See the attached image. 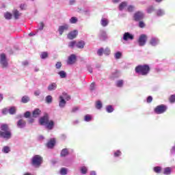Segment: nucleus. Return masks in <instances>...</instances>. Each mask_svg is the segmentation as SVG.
I'll list each match as a JSON object with an SVG mask.
<instances>
[{"label": "nucleus", "instance_id": "obj_19", "mask_svg": "<svg viewBox=\"0 0 175 175\" xmlns=\"http://www.w3.org/2000/svg\"><path fill=\"white\" fill-rule=\"evenodd\" d=\"M48 91H55L57 90V83H51L47 88Z\"/></svg>", "mask_w": 175, "mask_h": 175}, {"label": "nucleus", "instance_id": "obj_3", "mask_svg": "<svg viewBox=\"0 0 175 175\" xmlns=\"http://www.w3.org/2000/svg\"><path fill=\"white\" fill-rule=\"evenodd\" d=\"M31 165L33 167H40L42 163H43V157L40 155H34L31 160Z\"/></svg>", "mask_w": 175, "mask_h": 175}, {"label": "nucleus", "instance_id": "obj_11", "mask_svg": "<svg viewBox=\"0 0 175 175\" xmlns=\"http://www.w3.org/2000/svg\"><path fill=\"white\" fill-rule=\"evenodd\" d=\"M122 39L125 42H128V40H133V39H135V36H133V34L131 33L130 32H125L123 34Z\"/></svg>", "mask_w": 175, "mask_h": 175}, {"label": "nucleus", "instance_id": "obj_43", "mask_svg": "<svg viewBox=\"0 0 175 175\" xmlns=\"http://www.w3.org/2000/svg\"><path fill=\"white\" fill-rule=\"evenodd\" d=\"M87 172H88V169L85 166H83L81 167V173L82 174H87Z\"/></svg>", "mask_w": 175, "mask_h": 175}, {"label": "nucleus", "instance_id": "obj_7", "mask_svg": "<svg viewBox=\"0 0 175 175\" xmlns=\"http://www.w3.org/2000/svg\"><path fill=\"white\" fill-rule=\"evenodd\" d=\"M147 39H148L147 35L141 34L138 39L139 46H140L141 47L143 46H145L146 43H147Z\"/></svg>", "mask_w": 175, "mask_h": 175}, {"label": "nucleus", "instance_id": "obj_64", "mask_svg": "<svg viewBox=\"0 0 175 175\" xmlns=\"http://www.w3.org/2000/svg\"><path fill=\"white\" fill-rule=\"evenodd\" d=\"M170 152L171 154H175V146L172 148Z\"/></svg>", "mask_w": 175, "mask_h": 175}, {"label": "nucleus", "instance_id": "obj_22", "mask_svg": "<svg viewBox=\"0 0 175 175\" xmlns=\"http://www.w3.org/2000/svg\"><path fill=\"white\" fill-rule=\"evenodd\" d=\"M69 155V149L64 148L60 152V156L62 157H68Z\"/></svg>", "mask_w": 175, "mask_h": 175}, {"label": "nucleus", "instance_id": "obj_24", "mask_svg": "<svg viewBox=\"0 0 175 175\" xmlns=\"http://www.w3.org/2000/svg\"><path fill=\"white\" fill-rule=\"evenodd\" d=\"M16 111H17V108L16 107H10V109H8V113L11 116L16 114Z\"/></svg>", "mask_w": 175, "mask_h": 175}, {"label": "nucleus", "instance_id": "obj_40", "mask_svg": "<svg viewBox=\"0 0 175 175\" xmlns=\"http://www.w3.org/2000/svg\"><path fill=\"white\" fill-rule=\"evenodd\" d=\"M84 121H85V122H90V121H92V117L90 115L88 114L85 116Z\"/></svg>", "mask_w": 175, "mask_h": 175}, {"label": "nucleus", "instance_id": "obj_15", "mask_svg": "<svg viewBox=\"0 0 175 175\" xmlns=\"http://www.w3.org/2000/svg\"><path fill=\"white\" fill-rule=\"evenodd\" d=\"M49 122V116H47V115H45L43 117L40 118V125H44L45 126Z\"/></svg>", "mask_w": 175, "mask_h": 175}, {"label": "nucleus", "instance_id": "obj_47", "mask_svg": "<svg viewBox=\"0 0 175 175\" xmlns=\"http://www.w3.org/2000/svg\"><path fill=\"white\" fill-rule=\"evenodd\" d=\"M68 46L70 49H75V46H76V41L70 42Z\"/></svg>", "mask_w": 175, "mask_h": 175}, {"label": "nucleus", "instance_id": "obj_49", "mask_svg": "<svg viewBox=\"0 0 175 175\" xmlns=\"http://www.w3.org/2000/svg\"><path fill=\"white\" fill-rule=\"evenodd\" d=\"M60 174H62V175L68 174V169H67V168H65V167H62V168L60 170Z\"/></svg>", "mask_w": 175, "mask_h": 175}, {"label": "nucleus", "instance_id": "obj_1", "mask_svg": "<svg viewBox=\"0 0 175 175\" xmlns=\"http://www.w3.org/2000/svg\"><path fill=\"white\" fill-rule=\"evenodd\" d=\"M0 129V139H3L4 140H10L12 134V131L9 129V125L3 124L1 125Z\"/></svg>", "mask_w": 175, "mask_h": 175}, {"label": "nucleus", "instance_id": "obj_50", "mask_svg": "<svg viewBox=\"0 0 175 175\" xmlns=\"http://www.w3.org/2000/svg\"><path fill=\"white\" fill-rule=\"evenodd\" d=\"M77 21H78V19L76 18V16H72L70 19V24H76V23H77Z\"/></svg>", "mask_w": 175, "mask_h": 175}, {"label": "nucleus", "instance_id": "obj_25", "mask_svg": "<svg viewBox=\"0 0 175 175\" xmlns=\"http://www.w3.org/2000/svg\"><path fill=\"white\" fill-rule=\"evenodd\" d=\"M128 5V3H126V1H123L122 2L118 7L119 10H120V12H122V10H124V9H125V8H126Z\"/></svg>", "mask_w": 175, "mask_h": 175}, {"label": "nucleus", "instance_id": "obj_12", "mask_svg": "<svg viewBox=\"0 0 175 175\" xmlns=\"http://www.w3.org/2000/svg\"><path fill=\"white\" fill-rule=\"evenodd\" d=\"M79 35V31L77 30H73L72 31H70L68 36L67 38L70 40H73V39H75V38Z\"/></svg>", "mask_w": 175, "mask_h": 175}, {"label": "nucleus", "instance_id": "obj_4", "mask_svg": "<svg viewBox=\"0 0 175 175\" xmlns=\"http://www.w3.org/2000/svg\"><path fill=\"white\" fill-rule=\"evenodd\" d=\"M0 64L3 69H7L9 67V62L5 53L0 54Z\"/></svg>", "mask_w": 175, "mask_h": 175}, {"label": "nucleus", "instance_id": "obj_57", "mask_svg": "<svg viewBox=\"0 0 175 175\" xmlns=\"http://www.w3.org/2000/svg\"><path fill=\"white\" fill-rule=\"evenodd\" d=\"M170 102L171 103H174V102H175V95L174 94L171 95V96L170 98Z\"/></svg>", "mask_w": 175, "mask_h": 175}, {"label": "nucleus", "instance_id": "obj_48", "mask_svg": "<svg viewBox=\"0 0 175 175\" xmlns=\"http://www.w3.org/2000/svg\"><path fill=\"white\" fill-rule=\"evenodd\" d=\"M172 173V168L170 167H165L164 169V174L169 175Z\"/></svg>", "mask_w": 175, "mask_h": 175}, {"label": "nucleus", "instance_id": "obj_16", "mask_svg": "<svg viewBox=\"0 0 175 175\" xmlns=\"http://www.w3.org/2000/svg\"><path fill=\"white\" fill-rule=\"evenodd\" d=\"M110 23V21H109L108 18H106L105 17H102L100 24L101 26H103V27H107V25H109V23Z\"/></svg>", "mask_w": 175, "mask_h": 175}, {"label": "nucleus", "instance_id": "obj_52", "mask_svg": "<svg viewBox=\"0 0 175 175\" xmlns=\"http://www.w3.org/2000/svg\"><path fill=\"white\" fill-rule=\"evenodd\" d=\"M55 66L56 69H61V68H62V63L61 62H57Z\"/></svg>", "mask_w": 175, "mask_h": 175}, {"label": "nucleus", "instance_id": "obj_51", "mask_svg": "<svg viewBox=\"0 0 175 175\" xmlns=\"http://www.w3.org/2000/svg\"><path fill=\"white\" fill-rule=\"evenodd\" d=\"M138 27L139 28H145L146 27V23L143 21H139L138 23Z\"/></svg>", "mask_w": 175, "mask_h": 175}, {"label": "nucleus", "instance_id": "obj_54", "mask_svg": "<svg viewBox=\"0 0 175 175\" xmlns=\"http://www.w3.org/2000/svg\"><path fill=\"white\" fill-rule=\"evenodd\" d=\"M2 114H3V116H6V114H8L9 113V109L8 108H4L2 109L1 111Z\"/></svg>", "mask_w": 175, "mask_h": 175}, {"label": "nucleus", "instance_id": "obj_59", "mask_svg": "<svg viewBox=\"0 0 175 175\" xmlns=\"http://www.w3.org/2000/svg\"><path fill=\"white\" fill-rule=\"evenodd\" d=\"M77 111H79V107H72L71 112L77 113Z\"/></svg>", "mask_w": 175, "mask_h": 175}, {"label": "nucleus", "instance_id": "obj_63", "mask_svg": "<svg viewBox=\"0 0 175 175\" xmlns=\"http://www.w3.org/2000/svg\"><path fill=\"white\" fill-rule=\"evenodd\" d=\"M88 70V72H90V73H92V67H91V66H87Z\"/></svg>", "mask_w": 175, "mask_h": 175}, {"label": "nucleus", "instance_id": "obj_28", "mask_svg": "<svg viewBox=\"0 0 175 175\" xmlns=\"http://www.w3.org/2000/svg\"><path fill=\"white\" fill-rule=\"evenodd\" d=\"M95 107H96V109H97V110H100V109H102V107H103V105L102 104V101L101 100H97L96 102Z\"/></svg>", "mask_w": 175, "mask_h": 175}, {"label": "nucleus", "instance_id": "obj_17", "mask_svg": "<svg viewBox=\"0 0 175 175\" xmlns=\"http://www.w3.org/2000/svg\"><path fill=\"white\" fill-rule=\"evenodd\" d=\"M40 114H42V111H40V109L37 108L33 111L32 117H33V118H38V117H39V116H40Z\"/></svg>", "mask_w": 175, "mask_h": 175}, {"label": "nucleus", "instance_id": "obj_8", "mask_svg": "<svg viewBox=\"0 0 175 175\" xmlns=\"http://www.w3.org/2000/svg\"><path fill=\"white\" fill-rule=\"evenodd\" d=\"M69 24L64 23L58 27V32L59 35H63L64 32H66V31H69Z\"/></svg>", "mask_w": 175, "mask_h": 175}, {"label": "nucleus", "instance_id": "obj_36", "mask_svg": "<svg viewBox=\"0 0 175 175\" xmlns=\"http://www.w3.org/2000/svg\"><path fill=\"white\" fill-rule=\"evenodd\" d=\"M121 57H122V53L118 51L114 54L115 59H120Z\"/></svg>", "mask_w": 175, "mask_h": 175}, {"label": "nucleus", "instance_id": "obj_39", "mask_svg": "<svg viewBox=\"0 0 175 175\" xmlns=\"http://www.w3.org/2000/svg\"><path fill=\"white\" fill-rule=\"evenodd\" d=\"M103 54H104V49L103 47L97 50V55H98V57H102Z\"/></svg>", "mask_w": 175, "mask_h": 175}, {"label": "nucleus", "instance_id": "obj_26", "mask_svg": "<svg viewBox=\"0 0 175 175\" xmlns=\"http://www.w3.org/2000/svg\"><path fill=\"white\" fill-rule=\"evenodd\" d=\"M156 14L159 17H162V16H165V10H162V9L157 10L156 12Z\"/></svg>", "mask_w": 175, "mask_h": 175}, {"label": "nucleus", "instance_id": "obj_2", "mask_svg": "<svg viewBox=\"0 0 175 175\" xmlns=\"http://www.w3.org/2000/svg\"><path fill=\"white\" fill-rule=\"evenodd\" d=\"M135 73L140 76H147L150 73V66L148 64L138 65L135 67Z\"/></svg>", "mask_w": 175, "mask_h": 175}, {"label": "nucleus", "instance_id": "obj_23", "mask_svg": "<svg viewBox=\"0 0 175 175\" xmlns=\"http://www.w3.org/2000/svg\"><path fill=\"white\" fill-rule=\"evenodd\" d=\"M85 46V42L83 40H80L78 42H76V47L77 49H84Z\"/></svg>", "mask_w": 175, "mask_h": 175}, {"label": "nucleus", "instance_id": "obj_56", "mask_svg": "<svg viewBox=\"0 0 175 175\" xmlns=\"http://www.w3.org/2000/svg\"><path fill=\"white\" fill-rule=\"evenodd\" d=\"M24 117L25 118H29V117H31V112L29 111H27L25 113H24Z\"/></svg>", "mask_w": 175, "mask_h": 175}, {"label": "nucleus", "instance_id": "obj_61", "mask_svg": "<svg viewBox=\"0 0 175 175\" xmlns=\"http://www.w3.org/2000/svg\"><path fill=\"white\" fill-rule=\"evenodd\" d=\"M28 122L29 124H33V122H35V119L33 118H29Z\"/></svg>", "mask_w": 175, "mask_h": 175}, {"label": "nucleus", "instance_id": "obj_55", "mask_svg": "<svg viewBox=\"0 0 175 175\" xmlns=\"http://www.w3.org/2000/svg\"><path fill=\"white\" fill-rule=\"evenodd\" d=\"M43 28H44V23H43V22H41L38 27V31H43Z\"/></svg>", "mask_w": 175, "mask_h": 175}, {"label": "nucleus", "instance_id": "obj_44", "mask_svg": "<svg viewBox=\"0 0 175 175\" xmlns=\"http://www.w3.org/2000/svg\"><path fill=\"white\" fill-rule=\"evenodd\" d=\"M154 10H155V8H154V6L150 5V6H149V7L147 8L146 12H147V13H148V14H151V13H152V12H154Z\"/></svg>", "mask_w": 175, "mask_h": 175}, {"label": "nucleus", "instance_id": "obj_30", "mask_svg": "<svg viewBox=\"0 0 175 175\" xmlns=\"http://www.w3.org/2000/svg\"><path fill=\"white\" fill-rule=\"evenodd\" d=\"M135 9H136V8L135 7V5H129L127 6L126 10L129 13H132V12H135Z\"/></svg>", "mask_w": 175, "mask_h": 175}, {"label": "nucleus", "instance_id": "obj_21", "mask_svg": "<svg viewBox=\"0 0 175 175\" xmlns=\"http://www.w3.org/2000/svg\"><path fill=\"white\" fill-rule=\"evenodd\" d=\"M45 127L46 128V129L51 131L54 128V121L49 120V122L46 124H45Z\"/></svg>", "mask_w": 175, "mask_h": 175}, {"label": "nucleus", "instance_id": "obj_38", "mask_svg": "<svg viewBox=\"0 0 175 175\" xmlns=\"http://www.w3.org/2000/svg\"><path fill=\"white\" fill-rule=\"evenodd\" d=\"M95 90H96V85L95 84V82H92L90 85V90L91 92H93Z\"/></svg>", "mask_w": 175, "mask_h": 175}, {"label": "nucleus", "instance_id": "obj_13", "mask_svg": "<svg viewBox=\"0 0 175 175\" xmlns=\"http://www.w3.org/2000/svg\"><path fill=\"white\" fill-rule=\"evenodd\" d=\"M17 127L19 128L20 129H23L27 126V122L25 120L21 119L17 122Z\"/></svg>", "mask_w": 175, "mask_h": 175}, {"label": "nucleus", "instance_id": "obj_42", "mask_svg": "<svg viewBox=\"0 0 175 175\" xmlns=\"http://www.w3.org/2000/svg\"><path fill=\"white\" fill-rule=\"evenodd\" d=\"M124 85V80H119L116 81V86L121 88Z\"/></svg>", "mask_w": 175, "mask_h": 175}, {"label": "nucleus", "instance_id": "obj_41", "mask_svg": "<svg viewBox=\"0 0 175 175\" xmlns=\"http://www.w3.org/2000/svg\"><path fill=\"white\" fill-rule=\"evenodd\" d=\"M104 54L105 55H110L111 54V50H110V48L107 47L104 49Z\"/></svg>", "mask_w": 175, "mask_h": 175}, {"label": "nucleus", "instance_id": "obj_45", "mask_svg": "<svg viewBox=\"0 0 175 175\" xmlns=\"http://www.w3.org/2000/svg\"><path fill=\"white\" fill-rule=\"evenodd\" d=\"M45 100L46 103H51V102H53V96L50 95L46 96V97L45 98Z\"/></svg>", "mask_w": 175, "mask_h": 175}, {"label": "nucleus", "instance_id": "obj_9", "mask_svg": "<svg viewBox=\"0 0 175 175\" xmlns=\"http://www.w3.org/2000/svg\"><path fill=\"white\" fill-rule=\"evenodd\" d=\"M160 40L158 37L152 36L149 40V44L152 46V47H157L158 44H159Z\"/></svg>", "mask_w": 175, "mask_h": 175}, {"label": "nucleus", "instance_id": "obj_18", "mask_svg": "<svg viewBox=\"0 0 175 175\" xmlns=\"http://www.w3.org/2000/svg\"><path fill=\"white\" fill-rule=\"evenodd\" d=\"M59 107H61V109H64V107H65V106L66 105V101L65 100V99H64V97H62V96H59Z\"/></svg>", "mask_w": 175, "mask_h": 175}, {"label": "nucleus", "instance_id": "obj_27", "mask_svg": "<svg viewBox=\"0 0 175 175\" xmlns=\"http://www.w3.org/2000/svg\"><path fill=\"white\" fill-rule=\"evenodd\" d=\"M113 154L114 158H120V157H121L122 155V152H120V150H114Z\"/></svg>", "mask_w": 175, "mask_h": 175}, {"label": "nucleus", "instance_id": "obj_34", "mask_svg": "<svg viewBox=\"0 0 175 175\" xmlns=\"http://www.w3.org/2000/svg\"><path fill=\"white\" fill-rule=\"evenodd\" d=\"M57 75H59L60 79H65L66 77V72L64 70L59 71Z\"/></svg>", "mask_w": 175, "mask_h": 175}, {"label": "nucleus", "instance_id": "obj_62", "mask_svg": "<svg viewBox=\"0 0 175 175\" xmlns=\"http://www.w3.org/2000/svg\"><path fill=\"white\" fill-rule=\"evenodd\" d=\"M60 139L62 140H66V135L65 134H62L61 136H60Z\"/></svg>", "mask_w": 175, "mask_h": 175}, {"label": "nucleus", "instance_id": "obj_20", "mask_svg": "<svg viewBox=\"0 0 175 175\" xmlns=\"http://www.w3.org/2000/svg\"><path fill=\"white\" fill-rule=\"evenodd\" d=\"M54 146H55V139H51L48 143L46 144V147L48 148H53Z\"/></svg>", "mask_w": 175, "mask_h": 175}, {"label": "nucleus", "instance_id": "obj_53", "mask_svg": "<svg viewBox=\"0 0 175 175\" xmlns=\"http://www.w3.org/2000/svg\"><path fill=\"white\" fill-rule=\"evenodd\" d=\"M161 167H159V166H157V167H154V172L155 173L159 174V173H161Z\"/></svg>", "mask_w": 175, "mask_h": 175}, {"label": "nucleus", "instance_id": "obj_32", "mask_svg": "<svg viewBox=\"0 0 175 175\" xmlns=\"http://www.w3.org/2000/svg\"><path fill=\"white\" fill-rule=\"evenodd\" d=\"M20 16H21V14L20 13V12H18V10H15L14 11V17L15 20H18Z\"/></svg>", "mask_w": 175, "mask_h": 175}, {"label": "nucleus", "instance_id": "obj_58", "mask_svg": "<svg viewBox=\"0 0 175 175\" xmlns=\"http://www.w3.org/2000/svg\"><path fill=\"white\" fill-rule=\"evenodd\" d=\"M20 9L21 10H25V9H27V4H25V3L21 4Z\"/></svg>", "mask_w": 175, "mask_h": 175}, {"label": "nucleus", "instance_id": "obj_5", "mask_svg": "<svg viewBox=\"0 0 175 175\" xmlns=\"http://www.w3.org/2000/svg\"><path fill=\"white\" fill-rule=\"evenodd\" d=\"M166 110H167V106L160 105L154 108V111L155 114H163V113H165Z\"/></svg>", "mask_w": 175, "mask_h": 175}, {"label": "nucleus", "instance_id": "obj_60", "mask_svg": "<svg viewBox=\"0 0 175 175\" xmlns=\"http://www.w3.org/2000/svg\"><path fill=\"white\" fill-rule=\"evenodd\" d=\"M146 102L147 103H151V102H152V96H148L146 99Z\"/></svg>", "mask_w": 175, "mask_h": 175}, {"label": "nucleus", "instance_id": "obj_33", "mask_svg": "<svg viewBox=\"0 0 175 175\" xmlns=\"http://www.w3.org/2000/svg\"><path fill=\"white\" fill-rule=\"evenodd\" d=\"M2 152H3V154H9V152H10V148L8 146H4L2 148Z\"/></svg>", "mask_w": 175, "mask_h": 175}, {"label": "nucleus", "instance_id": "obj_6", "mask_svg": "<svg viewBox=\"0 0 175 175\" xmlns=\"http://www.w3.org/2000/svg\"><path fill=\"white\" fill-rule=\"evenodd\" d=\"M144 18V13L142 11H137L133 14L134 21L139 22L142 21Z\"/></svg>", "mask_w": 175, "mask_h": 175}, {"label": "nucleus", "instance_id": "obj_14", "mask_svg": "<svg viewBox=\"0 0 175 175\" xmlns=\"http://www.w3.org/2000/svg\"><path fill=\"white\" fill-rule=\"evenodd\" d=\"M99 38L100 39H101V40H107L108 37L106 31L103 29L100 30L99 33Z\"/></svg>", "mask_w": 175, "mask_h": 175}, {"label": "nucleus", "instance_id": "obj_29", "mask_svg": "<svg viewBox=\"0 0 175 175\" xmlns=\"http://www.w3.org/2000/svg\"><path fill=\"white\" fill-rule=\"evenodd\" d=\"M41 59H47L49 58V53L42 52L40 55Z\"/></svg>", "mask_w": 175, "mask_h": 175}, {"label": "nucleus", "instance_id": "obj_10", "mask_svg": "<svg viewBox=\"0 0 175 175\" xmlns=\"http://www.w3.org/2000/svg\"><path fill=\"white\" fill-rule=\"evenodd\" d=\"M77 59V56L75 54H72L68 57L67 64L68 65H73L76 64V61Z\"/></svg>", "mask_w": 175, "mask_h": 175}, {"label": "nucleus", "instance_id": "obj_37", "mask_svg": "<svg viewBox=\"0 0 175 175\" xmlns=\"http://www.w3.org/2000/svg\"><path fill=\"white\" fill-rule=\"evenodd\" d=\"M12 16L13 15H12L10 12H5L4 14V18H5V20H12Z\"/></svg>", "mask_w": 175, "mask_h": 175}, {"label": "nucleus", "instance_id": "obj_35", "mask_svg": "<svg viewBox=\"0 0 175 175\" xmlns=\"http://www.w3.org/2000/svg\"><path fill=\"white\" fill-rule=\"evenodd\" d=\"M107 113H113L114 111V108L112 105H107L106 107Z\"/></svg>", "mask_w": 175, "mask_h": 175}, {"label": "nucleus", "instance_id": "obj_46", "mask_svg": "<svg viewBox=\"0 0 175 175\" xmlns=\"http://www.w3.org/2000/svg\"><path fill=\"white\" fill-rule=\"evenodd\" d=\"M62 96L64 99H66V100H70V96L68 95L66 92H63Z\"/></svg>", "mask_w": 175, "mask_h": 175}, {"label": "nucleus", "instance_id": "obj_31", "mask_svg": "<svg viewBox=\"0 0 175 175\" xmlns=\"http://www.w3.org/2000/svg\"><path fill=\"white\" fill-rule=\"evenodd\" d=\"M29 100H30V98H29V96H24L21 98L22 103H28Z\"/></svg>", "mask_w": 175, "mask_h": 175}]
</instances>
